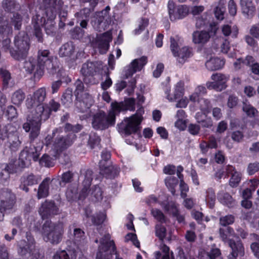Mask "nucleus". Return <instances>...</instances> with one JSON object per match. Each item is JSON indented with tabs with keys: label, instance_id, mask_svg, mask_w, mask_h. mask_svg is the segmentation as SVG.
Wrapping results in <instances>:
<instances>
[{
	"label": "nucleus",
	"instance_id": "f257e3e1",
	"mask_svg": "<svg viewBox=\"0 0 259 259\" xmlns=\"http://www.w3.org/2000/svg\"><path fill=\"white\" fill-rule=\"evenodd\" d=\"M39 2L43 4L40 6L36 15L33 16L32 24L34 35L38 41L41 42L42 40L41 27H45L48 34L53 33L55 25L54 20L57 12L62 9L63 2L61 0H39Z\"/></svg>",
	"mask_w": 259,
	"mask_h": 259
},
{
	"label": "nucleus",
	"instance_id": "f03ea898",
	"mask_svg": "<svg viewBox=\"0 0 259 259\" xmlns=\"http://www.w3.org/2000/svg\"><path fill=\"white\" fill-rule=\"evenodd\" d=\"M58 130L53 131L52 135H48L45 139V144L47 148V151L49 155L44 154L40 160V163L47 167L54 165V161L65 149L69 147L73 143L75 138L74 134L69 137H63L57 135L56 137Z\"/></svg>",
	"mask_w": 259,
	"mask_h": 259
},
{
	"label": "nucleus",
	"instance_id": "7ed1b4c3",
	"mask_svg": "<svg viewBox=\"0 0 259 259\" xmlns=\"http://www.w3.org/2000/svg\"><path fill=\"white\" fill-rule=\"evenodd\" d=\"M60 104L54 100L50 101L48 104L38 106L34 110L31 111L27 116V122L23 125L25 132H30L31 139L36 138L39 134L41 122L48 119L52 111L56 112L59 108Z\"/></svg>",
	"mask_w": 259,
	"mask_h": 259
},
{
	"label": "nucleus",
	"instance_id": "20e7f679",
	"mask_svg": "<svg viewBox=\"0 0 259 259\" xmlns=\"http://www.w3.org/2000/svg\"><path fill=\"white\" fill-rule=\"evenodd\" d=\"M92 175V171L88 170L86 171L82 183V188L78 195L75 187L67 189L66 195L69 201L73 200L77 198L78 199H83L89 197V199L93 201H99L102 199V191L99 186H96L92 190H89L93 179Z\"/></svg>",
	"mask_w": 259,
	"mask_h": 259
},
{
	"label": "nucleus",
	"instance_id": "39448f33",
	"mask_svg": "<svg viewBox=\"0 0 259 259\" xmlns=\"http://www.w3.org/2000/svg\"><path fill=\"white\" fill-rule=\"evenodd\" d=\"M42 146L40 144L38 146L30 145L29 147H26L21 151L18 160L11 162L5 167V171L8 173L16 172L19 167L22 168L28 166L31 159L36 161L40 154Z\"/></svg>",
	"mask_w": 259,
	"mask_h": 259
},
{
	"label": "nucleus",
	"instance_id": "423d86ee",
	"mask_svg": "<svg viewBox=\"0 0 259 259\" xmlns=\"http://www.w3.org/2000/svg\"><path fill=\"white\" fill-rule=\"evenodd\" d=\"M73 241L75 247H70L67 250L57 251L53 259H76L79 251H81L82 248L87 242L84 233L80 229H74Z\"/></svg>",
	"mask_w": 259,
	"mask_h": 259
},
{
	"label": "nucleus",
	"instance_id": "0eeeda50",
	"mask_svg": "<svg viewBox=\"0 0 259 259\" xmlns=\"http://www.w3.org/2000/svg\"><path fill=\"white\" fill-rule=\"evenodd\" d=\"M40 232L45 241L58 244L62 239L64 226L61 223H54L51 221H47L43 224Z\"/></svg>",
	"mask_w": 259,
	"mask_h": 259
},
{
	"label": "nucleus",
	"instance_id": "6e6552de",
	"mask_svg": "<svg viewBox=\"0 0 259 259\" xmlns=\"http://www.w3.org/2000/svg\"><path fill=\"white\" fill-rule=\"evenodd\" d=\"M222 239L225 242H227L232 249V251L228 256V259H236L237 257H241L244 254V249L241 242L239 240L236 242L232 240L234 236L233 229L228 227L225 229H220Z\"/></svg>",
	"mask_w": 259,
	"mask_h": 259
},
{
	"label": "nucleus",
	"instance_id": "1a4fd4ad",
	"mask_svg": "<svg viewBox=\"0 0 259 259\" xmlns=\"http://www.w3.org/2000/svg\"><path fill=\"white\" fill-rule=\"evenodd\" d=\"M142 112L143 110H139L135 114L128 117H125L118 124V132L121 134L131 135L137 132L143 120Z\"/></svg>",
	"mask_w": 259,
	"mask_h": 259
},
{
	"label": "nucleus",
	"instance_id": "9d476101",
	"mask_svg": "<svg viewBox=\"0 0 259 259\" xmlns=\"http://www.w3.org/2000/svg\"><path fill=\"white\" fill-rule=\"evenodd\" d=\"M26 239L27 242L22 240L18 243L19 254L23 258L30 256V259H44V256L36 249L34 239L29 233H26Z\"/></svg>",
	"mask_w": 259,
	"mask_h": 259
},
{
	"label": "nucleus",
	"instance_id": "9b49d317",
	"mask_svg": "<svg viewBox=\"0 0 259 259\" xmlns=\"http://www.w3.org/2000/svg\"><path fill=\"white\" fill-rule=\"evenodd\" d=\"M101 235L96 259H112V254L116 251L114 242L108 233Z\"/></svg>",
	"mask_w": 259,
	"mask_h": 259
},
{
	"label": "nucleus",
	"instance_id": "f8f14e48",
	"mask_svg": "<svg viewBox=\"0 0 259 259\" xmlns=\"http://www.w3.org/2000/svg\"><path fill=\"white\" fill-rule=\"evenodd\" d=\"M53 60V57L49 50H39L37 53V68L34 73V78L39 79L43 75L45 69L50 71L54 70Z\"/></svg>",
	"mask_w": 259,
	"mask_h": 259
},
{
	"label": "nucleus",
	"instance_id": "ddd939ff",
	"mask_svg": "<svg viewBox=\"0 0 259 259\" xmlns=\"http://www.w3.org/2000/svg\"><path fill=\"white\" fill-rule=\"evenodd\" d=\"M83 86L82 82L79 81L77 83L75 91L76 99V103L77 108L81 112H87L90 108L94 103L93 97L87 93H83Z\"/></svg>",
	"mask_w": 259,
	"mask_h": 259
},
{
	"label": "nucleus",
	"instance_id": "4468645a",
	"mask_svg": "<svg viewBox=\"0 0 259 259\" xmlns=\"http://www.w3.org/2000/svg\"><path fill=\"white\" fill-rule=\"evenodd\" d=\"M15 196L8 189L0 191V221L3 220L4 213L12 209Z\"/></svg>",
	"mask_w": 259,
	"mask_h": 259
},
{
	"label": "nucleus",
	"instance_id": "2eb2a0df",
	"mask_svg": "<svg viewBox=\"0 0 259 259\" xmlns=\"http://www.w3.org/2000/svg\"><path fill=\"white\" fill-rule=\"evenodd\" d=\"M179 44L174 38H170V49L174 56L177 58L180 63H184L188 58L193 55L192 49L188 47H184L179 51L178 47Z\"/></svg>",
	"mask_w": 259,
	"mask_h": 259
},
{
	"label": "nucleus",
	"instance_id": "dca6fc26",
	"mask_svg": "<svg viewBox=\"0 0 259 259\" xmlns=\"http://www.w3.org/2000/svg\"><path fill=\"white\" fill-rule=\"evenodd\" d=\"M46 97V90L45 88H41L36 90L32 96L26 100V106L28 109L27 116L31 111L34 110L38 106H44L41 103Z\"/></svg>",
	"mask_w": 259,
	"mask_h": 259
},
{
	"label": "nucleus",
	"instance_id": "f3484780",
	"mask_svg": "<svg viewBox=\"0 0 259 259\" xmlns=\"http://www.w3.org/2000/svg\"><path fill=\"white\" fill-rule=\"evenodd\" d=\"M167 7L169 18L172 21L183 19L190 13V8L188 6L179 5L176 7L172 1L168 2Z\"/></svg>",
	"mask_w": 259,
	"mask_h": 259
},
{
	"label": "nucleus",
	"instance_id": "a211bd4d",
	"mask_svg": "<svg viewBox=\"0 0 259 259\" xmlns=\"http://www.w3.org/2000/svg\"><path fill=\"white\" fill-rule=\"evenodd\" d=\"M114 124L108 114L103 111H99L93 116L92 125L95 129L104 130Z\"/></svg>",
	"mask_w": 259,
	"mask_h": 259
},
{
	"label": "nucleus",
	"instance_id": "6ab92c4d",
	"mask_svg": "<svg viewBox=\"0 0 259 259\" xmlns=\"http://www.w3.org/2000/svg\"><path fill=\"white\" fill-rule=\"evenodd\" d=\"M211 79L212 81H208L206 83L207 88L209 90H215L218 91H221L227 87L226 82L229 77L222 73H213Z\"/></svg>",
	"mask_w": 259,
	"mask_h": 259
},
{
	"label": "nucleus",
	"instance_id": "aec40b11",
	"mask_svg": "<svg viewBox=\"0 0 259 259\" xmlns=\"http://www.w3.org/2000/svg\"><path fill=\"white\" fill-rule=\"evenodd\" d=\"M218 28L216 25L211 26L209 32L206 31H195L192 34V41L196 45H204L209 40L210 37L215 34Z\"/></svg>",
	"mask_w": 259,
	"mask_h": 259
},
{
	"label": "nucleus",
	"instance_id": "412c9836",
	"mask_svg": "<svg viewBox=\"0 0 259 259\" xmlns=\"http://www.w3.org/2000/svg\"><path fill=\"white\" fill-rule=\"evenodd\" d=\"M147 63V58L142 56L134 59L124 68V75L126 78L132 77L135 73L141 71Z\"/></svg>",
	"mask_w": 259,
	"mask_h": 259
},
{
	"label": "nucleus",
	"instance_id": "4be33fe9",
	"mask_svg": "<svg viewBox=\"0 0 259 259\" xmlns=\"http://www.w3.org/2000/svg\"><path fill=\"white\" fill-rule=\"evenodd\" d=\"M103 66L101 61L87 62L82 65L80 72L85 77L102 73Z\"/></svg>",
	"mask_w": 259,
	"mask_h": 259
},
{
	"label": "nucleus",
	"instance_id": "5701e85b",
	"mask_svg": "<svg viewBox=\"0 0 259 259\" xmlns=\"http://www.w3.org/2000/svg\"><path fill=\"white\" fill-rule=\"evenodd\" d=\"M112 33L110 31L102 34L98 35L95 41L93 43L95 47L98 48L101 53H105L109 47V42L112 40Z\"/></svg>",
	"mask_w": 259,
	"mask_h": 259
},
{
	"label": "nucleus",
	"instance_id": "b1692460",
	"mask_svg": "<svg viewBox=\"0 0 259 259\" xmlns=\"http://www.w3.org/2000/svg\"><path fill=\"white\" fill-rule=\"evenodd\" d=\"M160 250L162 253L159 251L154 252V255L156 259H170V255L171 259H174V253L172 251H169V248L162 242L160 245ZM176 259H187L183 250L180 249L178 252V256Z\"/></svg>",
	"mask_w": 259,
	"mask_h": 259
},
{
	"label": "nucleus",
	"instance_id": "393cba45",
	"mask_svg": "<svg viewBox=\"0 0 259 259\" xmlns=\"http://www.w3.org/2000/svg\"><path fill=\"white\" fill-rule=\"evenodd\" d=\"M102 160L100 162V174L104 177L108 178H112L115 177L112 174L113 167L107 164L106 161L110 157V154L107 151H104L102 153Z\"/></svg>",
	"mask_w": 259,
	"mask_h": 259
},
{
	"label": "nucleus",
	"instance_id": "a878e982",
	"mask_svg": "<svg viewBox=\"0 0 259 259\" xmlns=\"http://www.w3.org/2000/svg\"><path fill=\"white\" fill-rule=\"evenodd\" d=\"M185 92L184 83L182 81L178 82L174 86L173 94H170V89L166 88L164 91L165 97L169 102H174L182 97Z\"/></svg>",
	"mask_w": 259,
	"mask_h": 259
},
{
	"label": "nucleus",
	"instance_id": "bb28decb",
	"mask_svg": "<svg viewBox=\"0 0 259 259\" xmlns=\"http://www.w3.org/2000/svg\"><path fill=\"white\" fill-rule=\"evenodd\" d=\"M38 211L42 219H44L58 214L59 210L53 202L46 201L41 204Z\"/></svg>",
	"mask_w": 259,
	"mask_h": 259
},
{
	"label": "nucleus",
	"instance_id": "cd10ccee",
	"mask_svg": "<svg viewBox=\"0 0 259 259\" xmlns=\"http://www.w3.org/2000/svg\"><path fill=\"white\" fill-rule=\"evenodd\" d=\"M234 65L236 69H239L244 65L249 66L254 74L259 75V64L254 62V60L252 56H247L244 60L238 59L236 62H234Z\"/></svg>",
	"mask_w": 259,
	"mask_h": 259
},
{
	"label": "nucleus",
	"instance_id": "c85d7f7f",
	"mask_svg": "<svg viewBox=\"0 0 259 259\" xmlns=\"http://www.w3.org/2000/svg\"><path fill=\"white\" fill-rule=\"evenodd\" d=\"M242 13L246 18H251L256 12V8L251 0H240Z\"/></svg>",
	"mask_w": 259,
	"mask_h": 259
},
{
	"label": "nucleus",
	"instance_id": "c756f323",
	"mask_svg": "<svg viewBox=\"0 0 259 259\" xmlns=\"http://www.w3.org/2000/svg\"><path fill=\"white\" fill-rule=\"evenodd\" d=\"M75 47L72 42H67L64 44L59 49V54L61 57L70 58L74 60L76 57L74 56Z\"/></svg>",
	"mask_w": 259,
	"mask_h": 259
},
{
	"label": "nucleus",
	"instance_id": "7c9ffc66",
	"mask_svg": "<svg viewBox=\"0 0 259 259\" xmlns=\"http://www.w3.org/2000/svg\"><path fill=\"white\" fill-rule=\"evenodd\" d=\"M226 170L227 175L228 174H231L232 175L229 181L230 185L232 187L237 186L241 180V173L237 171L235 168L230 165H228L226 166Z\"/></svg>",
	"mask_w": 259,
	"mask_h": 259
},
{
	"label": "nucleus",
	"instance_id": "2f4dec72",
	"mask_svg": "<svg viewBox=\"0 0 259 259\" xmlns=\"http://www.w3.org/2000/svg\"><path fill=\"white\" fill-rule=\"evenodd\" d=\"M225 64V60L219 57H211L205 63L207 69L213 71L221 69Z\"/></svg>",
	"mask_w": 259,
	"mask_h": 259
},
{
	"label": "nucleus",
	"instance_id": "473e14b6",
	"mask_svg": "<svg viewBox=\"0 0 259 259\" xmlns=\"http://www.w3.org/2000/svg\"><path fill=\"white\" fill-rule=\"evenodd\" d=\"M124 111L123 105L122 102H118L114 101L111 103L110 108L108 112V115L110 119L115 123L116 116L118 115L120 112Z\"/></svg>",
	"mask_w": 259,
	"mask_h": 259
},
{
	"label": "nucleus",
	"instance_id": "72a5a7b5",
	"mask_svg": "<svg viewBox=\"0 0 259 259\" xmlns=\"http://www.w3.org/2000/svg\"><path fill=\"white\" fill-rule=\"evenodd\" d=\"M187 115L184 110H178L176 117L177 120L175 123V126L181 131H184L186 128L187 121L186 119Z\"/></svg>",
	"mask_w": 259,
	"mask_h": 259
},
{
	"label": "nucleus",
	"instance_id": "f704fd0d",
	"mask_svg": "<svg viewBox=\"0 0 259 259\" xmlns=\"http://www.w3.org/2000/svg\"><path fill=\"white\" fill-rule=\"evenodd\" d=\"M218 199L221 203L229 207H233L236 205L235 201L227 193L219 192L218 194Z\"/></svg>",
	"mask_w": 259,
	"mask_h": 259
},
{
	"label": "nucleus",
	"instance_id": "c9c22d12",
	"mask_svg": "<svg viewBox=\"0 0 259 259\" xmlns=\"http://www.w3.org/2000/svg\"><path fill=\"white\" fill-rule=\"evenodd\" d=\"M7 138V146L10 149L13 151L18 150L21 144L19 135H9Z\"/></svg>",
	"mask_w": 259,
	"mask_h": 259
},
{
	"label": "nucleus",
	"instance_id": "e433bc0d",
	"mask_svg": "<svg viewBox=\"0 0 259 259\" xmlns=\"http://www.w3.org/2000/svg\"><path fill=\"white\" fill-rule=\"evenodd\" d=\"M19 125L16 123L13 122L8 123L3 128V139L8 137L9 135H19L18 129Z\"/></svg>",
	"mask_w": 259,
	"mask_h": 259
},
{
	"label": "nucleus",
	"instance_id": "4c0bfd02",
	"mask_svg": "<svg viewBox=\"0 0 259 259\" xmlns=\"http://www.w3.org/2000/svg\"><path fill=\"white\" fill-rule=\"evenodd\" d=\"M50 183V179L46 178L40 184L37 192L38 199L46 197L48 195Z\"/></svg>",
	"mask_w": 259,
	"mask_h": 259
},
{
	"label": "nucleus",
	"instance_id": "58836bf2",
	"mask_svg": "<svg viewBox=\"0 0 259 259\" xmlns=\"http://www.w3.org/2000/svg\"><path fill=\"white\" fill-rule=\"evenodd\" d=\"M39 180L38 178H36L33 175H29L26 177H24L22 181L23 185L20 186L21 188L27 192L28 191L29 189L26 186H31L36 184L38 183Z\"/></svg>",
	"mask_w": 259,
	"mask_h": 259
},
{
	"label": "nucleus",
	"instance_id": "ea45409f",
	"mask_svg": "<svg viewBox=\"0 0 259 259\" xmlns=\"http://www.w3.org/2000/svg\"><path fill=\"white\" fill-rule=\"evenodd\" d=\"M222 31L225 36L231 34L233 37H236L238 34V28L235 25L231 27L229 24L224 25L222 27Z\"/></svg>",
	"mask_w": 259,
	"mask_h": 259
},
{
	"label": "nucleus",
	"instance_id": "a19ab883",
	"mask_svg": "<svg viewBox=\"0 0 259 259\" xmlns=\"http://www.w3.org/2000/svg\"><path fill=\"white\" fill-rule=\"evenodd\" d=\"M165 183L171 193L174 195L176 192L175 187L178 183V179L175 177H167L165 180Z\"/></svg>",
	"mask_w": 259,
	"mask_h": 259
},
{
	"label": "nucleus",
	"instance_id": "79ce46f5",
	"mask_svg": "<svg viewBox=\"0 0 259 259\" xmlns=\"http://www.w3.org/2000/svg\"><path fill=\"white\" fill-rule=\"evenodd\" d=\"M225 12V3L222 0H220L219 5L214 10L215 17L218 20H222L224 18Z\"/></svg>",
	"mask_w": 259,
	"mask_h": 259
},
{
	"label": "nucleus",
	"instance_id": "37998d69",
	"mask_svg": "<svg viewBox=\"0 0 259 259\" xmlns=\"http://www.w3.org/2000/svg\"><path fill=\"white\" fill-rule=\"evenodd\" d=\"M221 51L223 53H228V56L233 58L236 55L235 49L233 47L232 50L231 48L230 47V43L227 40H225L221 46Z\"/></svg>",
	"mask_w": 259,
	"mask_h": 259
},
{
	"label": "nucleus",
	"instance_id": "c03bdc74",
	"mask_svg": "<svg viewBox=\"0 0 259 259\" xmlns=\"http://www.w3.org/2000/svg\"><path fill=\"white\" fill-rule=\"evenodd\" d=\"M25 98L24 93L20 90L14 92L12 96L11 100L13 104L20 105L23 101Z\"/></svg>",
	"mask_w": 259,
	"mask_h": 259
},
{
	"label": "nucleus",
	"instance_id": "a18cd8bd",
	"mask_svg": "<svg viewBox=\"0 0 259 259\" xmlns=\"http://www.w3.org/2000/svg\"><path fill=\"white\" fill-rule=\"evenodd\" d=\"M167 211L173 214L174 216L177 218L178 221L179 223H182L184 221V218L183 215L179 214V211L176 205L174 203L168 206L166 208Z\"/></svg>",
	"mask_w": 259,
	"mask_h": 259
},
{
	"label": "nucleus",
	"instance_id": "49530a36",
	"mask_svg": "<svg viewBox=\"0 0 259 259\" xmlns=\"http://www.w3.org/2000/svg\"><path fill=\"white\" fill-rule=\"evenodd\" d=\"M242 109L246 115L250 117H254L257 113V110L254 107L246 102L243 103Z\"/></svg>",
	"mask_w": 259,
	"mask_h": 259
},
{
	"label": "nucleus",
	"instance_id": "de8ad7c7",
	"mask_svg": "<svg viewBox=\"0 0 259 259\" xmlns=\"http://www.w3.org/2000/svg\"><path fill=\"white\" fill-rule=\"evenodd\" d=\"M205 200L210 208L213 207L215 201V195L212 189L210 188L207 190Z\"/></svg>",
	"mask_w": 259,
	"mask_h": 259
},
{
	"label": "nucleus",
	"instance_id": "09e8293b",
	"mask_svg": "<svg viewBox=\"0 0 259 259\" xmlns=\"http://www.w3.org/2000/svg\"><path fill=\"white\" fill-rule=\"evenodd\" d=\"M122 102L124 111L127 110L133 111L135 110V100L134 98H126Z\"/></svg>",
	"mask_w": 259,
	"mask_h": 259
},
{
	"label": "nucleus",
	"instance_id": "8fccbe9b",
	"mask_svg": "<svg viewBox=\"0 0 259 259\" xmlns=\"http://www.w3.org/2000/svg\"><path fill=\"white\" fill-rule=\"evenodd\" d=\"M199 108L202 112L208 113L210 112L211 104L210 102L205 99L201 98L199 101Z\"/></svg>",
	"mask_w": 259,
	"mask_h": 259
},
{
	"label": "nucleus",
	"instance_id": "3c124183",
	"mask_svg": "<svg viewBox=\"0 0 259 259\" xmlns=\"http://www.w3.org/2000/svg\"><path fill=\"white\" fill-rule=\"evenodd\" d=\"M24 67L27 72L34 74L37 68V64L35 65L33 59H29V61L24 62Z\"/></svg>",
	"mask_w": 259,
	"mask_h": 259
},
{
	"label": "nucleus",
	"instance_id": "603ef678",
	"mask_svg": "<svg viewBox=\"0 0 259 259\" xmlns=\"http://www.w3.org/2000/svg\"><path fill=\"white\" fill-rule=\"evenodd\" d=\"M166 233L165 228L160 224H157L155 226V234L158 238L163 241Z\"/></svg>",
	"mask_w": 259,
	"mask_h": 259
},
{
	"label": "nucleus",
	"instance_id": "864d4df0",
	"mask_svg": "<svg viewBox=\"0 0 259 259\" xmlns=\"http://www.w3.org/2000/svg\"><path fill=\"white\" fill-rule=\"evenodd\" d=\"M103 12V11L99 12L97 14V16L99 17V19H96L92 22V24L94 27L99 31H100L101 28H103L104 26L103 20L104 19V18L102 15Z\"/></svg>",
	"mask_w": 259,
	"mask_h": 259
},
{
	"label": "nucleus",
	"instance_id": "5fc2aeb1",
	"mask_svg": "<svg viewBox=\"0 0 259 259\" xmlns=\"http://www.w3.org/2000/svg\"><path fill=\"white\" fill-rule=\"evenodd\" d=\"M148 24V20L146 18H142L140 20L139 23L138 28H136L133 33L135 35H138L140 34L142 31L147 26Z\"/></svg>",
	"mask_w": 259,
	"mask_h": 259
},
{
	"label": "nucleus",
	"instance_id": "6e6d98bb",
	"mask_svg": "<svg viewBox=\"0 0 259 259\" xmlns=\"http://www.w3.org/2000/svg\"><path fill=\"white\" fill-rule=\"evenodd\" d=\"M0 76L3 79L4 87L7 88L9 85V81L11 80L10 73L5 69H0Z\"/></svg>",
	"mask_w": 259,
	"mask_h": 259
},
{
	"label": "nucleus",
	"instance_id": "4d7b16f0",
	"mask_svg": "<svg viewBox=\"0 0 259 259\" xmlns=\"http://www.w3.org/2000/svg\"><path fill=\"white\" fill-rule=\"evenodd\" d=\"M151 213L152 216L158 221L161 223L165 222V217L160 210L156 208H152L151 210Z\"/></svg>",
	"mask_w": 259,
	"mask_h": 259
},
{
	"label": "nucleus",
	"instance_id": "13d9d810",
	"mask_svg": "<svg viewBox=\"0 0 259 259\" xmlns=\"http://www.w3.org/2000/svg\"><path fill=\"white\" fill-rule=\"evenodd\" d=\"M100 142V139L96 134H92L90 135L89 145L91 148H94L96 146H98Z\"/></svg>",
	"mask_w": 259,
	"mask_h": 259
},
{
	"label": "nucleus",
	"instance_id": "bf43d9fd",
	"mask_svg": "<svg viewBox=\"0 0 259 259\" xmlns=\"http://www.w3.org/2000/svg\"><path fill=\"white\" fill-rule=\"evenodd\" d=\"M125 240L127 242L131 241L133 242V244L137 247H140V242L138 241L137 235L135 233H128L125 237Z\"/></svg>",
	"mask_w": 259,
	"mask_h": 259
},
{
	"label": "nucleus",
	"instance_id": "052dcab7",
	"mask_svg": "<svg viewBox=\"0 0 259 259\" xmlns=\"http://www.w3.org/2000/svg\"><path fill=\"white\" fill-rule=\"evenodd\" d=\"M234 221V218L232 215H226L225 217H221L220 219V224L224 226L232 224Z\"/></svg>",
	"mask_w": 259,
	"mask_h": 259
},
{
	"label": "nucleus",
	"instance_id": "680f3d73",
	"mask_svg": "<svg viewBox=\"0 0 259 259\" xmlns=\"http://www.w3.org/2000/svg\"><path fill=\"white\" fill-rule=\"evenodd\" d=\"M6 114L9 119L12 120L17 116L16 108L13 106H9L7 107Z\"/></svg>",
	"mask_w": 259,
	"mask_h": 259
},
{
	"label": "nucleus",
	"instance_id": "e2e57ef3",
	"mask_svg": "<svg viewBox=\"0 0 259 259\" xmlns=\"http://www.w3.org/2000/svg\"><path fill=\"white\" fill-rule=\"evenodd\" d=\"M247 170L249 175H254L259 170V162H255L249 163Z\"/></svg>",
	"mask_w": 259,
	"mask_h": 259
},
{
	"label": "nucleus",
	"instance_id": "0e129e2a",
	"mask_svg": "<svg viewBox=\"0 0 259 259\" xmlns=\"http://www.w3.org/2000/svg\"><path fill=\"white\" fill-rule=\"evenodd\" d=\"M106 219V214L105 212H101L96 217H92L93 223L96 225H100L104 222Z\"/></svg>",
	"mask_w": 259,
	"mask_h": 259
},
{
	"label": "nucleus",
	"instance_id": "69168bd1",
	"mask_svg": "<svg viewBox=\"0 0 259 259\" xmlns=\"http://www.w3.org/2000/svg\"><path fill=\"white\" fill-rule=\"evenodd\" d=\"M3 6L6 11H11L15 9L16 5L14 0H5Z\"/></svg>",
	"mask_w": 259,
	"mask_h": 259
},
{
	"label": "nucleus",
	"instance_id": "338daca9",
	"mask_svg": "<svg viewBox=\"0 0 259 259\" xmlns=\"http://www.w3.org/2000/svg\"><path fill=\"white\" fill-rule=\"evenodd\" d=\"M180 180L181 195L182 198H185L187 196V192L189 191V187L188 185L184 182L183 179H180Z\"/></svg>",
	"mask_w": 259,
	"mask_h": 259
},
{
	"label": "nucleus",
	"instance_id": "774afa93",
	"mask_svg": "<svg viewBox=\"0 0 259 259\" xmlns=\"http://www.w3.org/2000/svg\"><path fill=\"white\" fill-rule=\"evenodd\" d=\"M207 255L210 259H215L217 258L221 259L220 250L217 248H212L209 252H207Z\"/></svg>",
	"mask_w": 259,
	"mask_h": 259
}]
</instances>
